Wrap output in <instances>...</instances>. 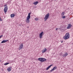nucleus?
<instances>
[{
    "instance_id": "f257e3e1",
    "label": "nucleus",
    "mask_w": 73,
    "mask_h": 73,
    "mask_svg": "<svg viewBox=\"0 0 73 73\" xmlns=\"http://www.w3.org/2000/svg\"><path fill=\"white\" fill-rule=\"evenodd\" d=\"M69 38H70V35H69V33H66L64 37V38L65 40H67V39H68Z\"/></svg>"
},
{
    "instance_id": "f03ea898",
    "label": "nucleus",
    "mask_w": 73,
    "mask_h": 73,
    "mask_svg": "<svg viewBox=\"0 0 73 73\" xmlns=\"http://www.w3.org/2000/svg\"><path fill=\"white\" fill-rule=\"evenodd\" d=\"M30 15L31 13H29L28 14V15L27 17L26 21V22H27V23H29V22H30V21H29V19L31 18V16Z\"/></svg>"
},
{
    "instance_id": "7ed1b4c3",
    "label": "nucleus",
    "mask_w": 73,
    "mask_h": 73,
    "mask_svg": "<svg viewBox=\"0 0 73 73\" xmlns=\"http://www.w3.org/2000/svg\"><path fill=\"white\" fill-rule=\"evenodd\" d=\"M50 15H49V13H48L45 16L44 19V21H46L48 18H49Z\"/></svg>"
},
{
    "instance_id": "20e7f679",
    "label": "nucleus",
    "mask_w": 73,
    "mask_h": 73,
    "mask_svg": "<svg viewBox=\"0 0 73 73\" xmlns=\"http://www.w3.org/2000/svg\"><path fill=\"white\" fill-rule=\"evenodd\" d=\"M38 60H39V61H40V62H44V61H45L46 60V59L42 58H38Z\"/></svg>"
},
{
    "instance_id": "39448f33",
    "label": "nucleus",
    "mask_w": 73,
    "mask_h": 73,
    "mask_svg": "<svg viewBox=\"0 0 73 73\" xmlns=\"http://www.w3.org/2000/svg\"><path fill=\"white\" fill-rule=\"evenodd\" d=\"M4 6L5 7L4 9V11L5 12V13H6L7 12V11H8V7H7V5H5Z\"/></svg>"
},
{
    "instance_id": "423d86ee",
    "label": "nucleus",
    "mask_w": 73,
    "mask_h": 73,
    "mask_svg": "<svg viewBox=\"0 0 73 73\" xmlns=\"http://www.w3.org/2000/svg\"><path fill=\"white\" fill-rule=\"evenodd\" d=\"M23 47H24V45H23V44L22 43L19 46V50H20V49H22L23 48Z\"/></svg>"
},
{
    "instance_id": "0eeeda50",
    "label": "nucleus",
    "mask_w": 73,
    "mask_h": 73,
    "mask_svg": "<svg viewBox=\"0 0 73 73\" xmlns=\"http://www.w3.org/2000/svg\"><path fill=\"white\" fill-rule=\"evenodd\" d=\"M43 33H44V32H42L39 34V37L40 38H42V36H43Z\"/></svg>"
},
{
    "instance_id": "6e6552de",
    "label": "nucleus",
    "mask_w": 73,
    "mask_h": 73,
    "mask_svg": "<svg viewBox=\"0 0 73 73\" xmlns=\"http://www.w3.org/2000/svg\"><path fill=\"white\" fill-rule=\"evenodd\" d=\"M71 27H72V25H71V24H68V25L67 27V29H70Z\"/></svg>"
},
{
    "instance_id": "1a4fd4ad",
    "label": "nucleus",
    "mask_w": 73,
    "mask_h": 73,
    "mask_svg": "<svg viewBox=\"0 0 73 73\" xmlns=\"http://www.w3.org/2000/svg\"><path fill=\"white\" fill-rule=\"evenodd\" d=\"M57 69V67L55 66L53 67V68L50 70V72H53V70H56Z\"/></svg>"
},
{
    "instance_id": "9d476101",
    "label": "nucleus",
    "mask_w": 73,
    "mask_h": 73,
    "mask_svg": "<svg viewBox=\"0 0 73 73\" xmlns=\"http://www.w3.org/2000/svg\"><path fill=\"white\" fill-rule=\"evenodd\" d=\"M47 50V49H46V48H44L42 50V53H45V52H46Z\"/></svg>"
},
{
    "instance_id": "9b49d317",
    "label": "nucleus",
    "mask_w": 73,
    "mask_h": 73,
    "mask_svg": "<svg viewBox=\"0 0 73 73\" xmlns=\"http://www.w3.org/2000/svg\"><path fill=\"white\" fill-rule=\"evenodd\" d=\"M11 69L12 68H11V67H9L7 68V70L8 72H11Z\"/></svg>"
},
{
    "instance_id": "f8f14e48",
    "label": "nucleus",
    "mask_w": 73,
    "mask_h": 73,
    "mask_svg": "<svg viewBox=\"0 0 73 73\" xmlns=\"http://www.w3.org/2000/svg\"><path fill=\"white\" fill-rule=\"evenodd\" d=\"M8 41V40H3L1 42V43L2 44V43H5V42H7V41Z\"/></svg>"
},
{
    "instance_id": "ddd939ff",
    "label": "nucleus",
    "mask_w": 73,
    "mask_h": 73,
    "mask_svg": "<svg viewBox=\"0 0 73 73\" xmlns=\"http://www.w3.org/2000/svg\"><path fill=\"white\" fill-rule=\"evenodd\" d=\"M68 54L67 52H66L65 54H63V57H66V56H68Z\"/></svg>"
},
{
    "instance_id": "4468645a",
    "label": "nucleus",
    "mask_w": 73,
    "mask_h": 73,
    "mask_svg": "<svg viewBox=\"0 0 73 73\" xmlns=\"http://www.w3.org/2000/svg\"><path fill=\"white\" fill-rule=\"evenodd\" d=\"M53 65L52 64L50 65V66H48L47 68H46V70H48V69H49V68H50V67H51V66H52Z\"/></svg>"
},
{
    "instance_id": "2eb2a0df",
    "label": "nucleus",
    "mask_w": 73,
    "mask_h": 73,
    "mask_svg": "<svg viewBox=\"0 0 73 73\" xmlns=\"http://www.w3.org/2000/svg\"><path fill=\"white\" fill-rule=\"evenodd\" d=\"M15 14H11V17H15Z\"/></svg>"
},
{
    "instance_id": "dca6fc26",
    "label": "nucleus",
    "mask_w": 73,
    "mask_h": 73,
    "mask_svg": "<svg viewBox=\"0 0 73 73\" xmlns=\"http://www.w3.org/2000/svg\"><path fill=\"white\" fill-rule=\"evenodd\" d=\"M38 1H36V2H34L33 4H34V5H37V4H38Z\"/></svg>"
},
{
    "instance_id": "f3484780",
    "label": "nucleus",
    "mask_w": 73,
    "mask_h": 73,
    "mask_svg": "<svg viewBox=\"0 0 73 73\" xmlns=\"http://www.w3.org/2000/svg\"><path fill=\"white\" fill-rule=\"evenodd\" d=\"M63 54H62V52H60L59 54V56H62Z\"/></svg>"
},
{
    "instance_id": "a211bd4d",
    "label": "nucleus",
    "mask_w": 73,
    "mask_h": 73,
    "mask_svg": "<svg viewBox=\"0 0 73 73\" xmlns=\"http://www.w3.org/2000/svg\"><path fill=\"white\" fill-rule=\"evenodd\" d=\"M64 15H65V13L64 12H62L61 13L62 16H64Z\"/></svg>"
},
{
    "instance_id": "6ab92c4d",
    "label": "nucleus",
    "mask_w": 73,
    "mask_h": 73,
    "mask_svg": "<svg viewBox=\"0 0 73 73\" xmlns=\"http://www.w3.org/2000/svg\"><path fill=\"white\" fill-rule=\"evenodd\" d=\"M8 64H9V63H7L4 64L5 65H8Z\"/></svg>"
},
{
    "instance_id": "aec40b11",
    "label": "nucleus",
    "mask_w": 73,
    "mask_h": 73,
    "mask_svg": "<svg viewBox=\"0 0 73 73\" xmlns=\"http://www.w3.org/2000/svg\"><path fill=\"white\" fill-rule=\"evenodd\" d=\"M62 19H65V16H62Z\"/></svg>"
},
{
    "instance_id": "412c9836",
    "label": "nucleus",
    "mask_w": 73,
    "mask_h": 73,
    "mask_svg": "<svg viewBox=\"0 0 73 73\" xmlns=\"http://www.w3.org/2000/svg\"><path fill=\"white\" fill-rule=\"evenodd\" d=\"M35 20L37 21V20H38V19L37 18H36L35 19Z\"/></svg>"
},
{
    "instance_id": "4be33fe9",
    "label": "nucleus",
    "mask_w": 73,
    "mask_h": 73,
    "mask_svg": "<svg viewBox=\"0 0 73 73\" xmlns=\"http://www.w3.org/2000/svg\"><path fill=\"white\" fill-rule=\"evenodd\" d=\"M0 21H3V19H1V18L0 17Z\"/></svg>"
},
{
    "instance_id": "5701e85b",
    "label": "nucleus",
    "mask_w": 73,
    "mask_h": 73,
    "mask_svg": "<svg viewBox=\"0 0 73 73\" xmlns=\"http://www.w3.org/2000/svg\"><path fill=\"white\" fill-rule=\"evenodd\" d=\"M2 37H3V35H1L0 36V38H1Z\"/></svg>"
},
{
    "instance_id": "b1692460",
    "label": "nucleus",
    "mask_w": 73,
    "mask_h": 73,
    "mask_svg": "<svg viewBox=\"0 0 73 73\" xmlns=\"http://www.w3.org/2000/svg\"><path fill=\"white\" fill-rule=\"evenodd\" d=\"M58 30V28H56V31H57Z\"/></svg>"
},
{
    "instance_id": "393cba45",
    "label": "nucleus",
    "mask_w": 73,
    "mask_h": 73,
    "mask_svg": "<svg viewBox=\"0 0 73 73\" xmlns=\"http://www.w3.org/2000/svg\"><path fill=\"white\" fill-rule=\"evenodd\" d=\"M62 42H63V41H62L61 42V43H62Z\"/></svg>"
},
{
    "instance_id": "a878e982",
    "label": "nucleus",
    "mask_w": 73,
    "mask_h": 73,
    "mask_svg": "<svg viewBox=\"0 0 73 73\" xmlns=\"http://www.w3.org/2000/svg\"><path fill=\"white\" fill-rule=\"evenodd\" d=\"M1 60H0V62H1Z\"/></svg>"
},
{
    "instance_id": "bb28decb",
    "label": "nucleus",
    "mask_w": 73,
    "mask_h": 73,
    "mask_svg": "<svg viewBox=\"0 0 73 73\" xmlns=\"http://www.w3.org/2000/svg\"><path fill=\"white\" fill-rule=\"evenodd\" d=\"M55 1L56 0H55Z\"/></svg>"
}]
</instances>
